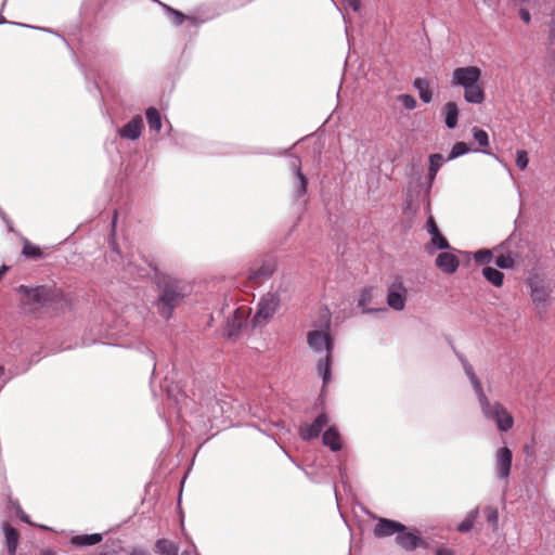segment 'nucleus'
Wrapping results in <instances>:
<instances>
[{
  "instance_id": "obj_32",
  "label": "nucleus",
  "mask_w": 555,
  "mask_h": 555,
  "mask_svg": "<svg viewBox=\"0 0 555 555\" xmlns=\"http://www.w3.org/2000/svg\"><path fill=\"white\" fill-rule=\"evenodd\" d=\"M373 297V289L371 287L364 288L358 299V306L362 308L363 313L372 312L371 309L365 308V306L371 301Z\"/></svg>"
},
{
  "instance_id": "obj_16",
  "label": "nucleus",
  "mask_w": 555,
  "mask_h": 555,
  "mask_svg": "<svg viewBox=\"0 0 555 555\" xmlns=\"http://www.w3.org/2000/svg\"><path fill=\"white\" fill-rule=\"evenodd\" d=\"M291 167L297 178V183L295 185V195L298 198L306 194L308 180L305 177V175L301 172V163H300L299 158L293 157L291 160Z\"/></svg>"
},
{
  "instance_id": "obj_20",
  "label": "nucleus",
  "mask_w": 555,
  "mask_h": 555,
  "mask_svg": "<svg viewBox=\"0 0 555 555\" xmlns=\"http://www.w3.org/2000/svg\"><path fill=\"white\" fill-rule=\"evenodd\" d=\"M413 87L417 90L418 96L422 102L430 103L433 101V91L430 88V83L425 78H415L413 81Z\"/></svg>"
},
{
  "instance_id": "obj_8",
  "label": "nucleus",
  "mask_w": 555,
  "mask_h": 555,
  "mask_svg": "<svg viewBox=\"0 0 555 555\" xmlns=\"http://www.w3.org/2000/svg\"><path fill=\"white\" fill-rule=\"evenodd\" d=\"M408 289L400 276H397L388 286L387 304L397 311H401L405 307Z\"/></svg>"
},
{
  "instance_id": "obj_47",
  "label": "nucleus",
  "mask_w": 555,
  "mask_h": 555,
  "mask_svg": "<svg viewBox=\"0 0 555 555\" xmlns=\"http://www.w3.org/2000/svg\"><path fill=\"white\" fill-rule=\"evenodd\" d=\"M130 555H149V553L144 550L135 548L130 553Z\"/></svg>"
},
{
  "instance_id": "obj_15",
  "label": "nucleus",
  "mask_w": 555,
  "mask_h": 555,
  "mask_svg": "<svg viewBox=\"0 0 555 555\" xmlns=\"http://www.w3.org/2000/svg\"><path fill=\"white\" fill-rule=\"evenodd\" d=\"M459 264V258L452 253L443 251L436 258V266L447 274L454 273L457 270Z\"/></svg>"
},
{
  "instance_id": "obj_12",
  "label": "nucleus",
  "mask_w": 555,
  "mask_h": 555,
  "mask_svg": "<svg viewBox=\"0 0 555 555\" xmlns=\"http://www.w3.org/2000/svg\"><path fill=\"white\" fill-rule=\"evenodd\" d=\"M405 530V526L397 520L388 518H379L374 527L373 533L376 538H386L401 533Z\"/></svg>"
},
{
  "instance_id": "obj_17",
  "label": "nucleus",
  "mask_w": 555,
  "mask_h": 555,
  "mask_svg": "<svg viewBox=\"0 0 555 555\" xmlns=\"http://www.w3.org/2000/svg\"><path fill=\"white\" fill-rule=\"evenodd\" d=\"M459 114L460 111L455 102H447L442 106V115L447 128L454 129L457 126Z\"/></svg>"
},
{
  "instance_id": "obj_52",
  "label": "nucleus",
  "mask_w": 555,
  "mask_h": 555,
  "mask_svg": "<svg viewBox=\"0 0 555 555\" xmlns=\"http://www.w3.org/2000/svg\"><path fill=\"white\" fill-rule=\"evenodd\" d=\"M128 270L130 271V273H134V270L132 269V264L131 263H128Z\"/></svg>"
},
{
  "instance_id": "obj_42",
  "label": "nucleus",
  "mask_w": 555,
  "mask_h": 555,
  "mask_svg": "<svg viewBox=\"0 0 555 555\" xmlns=\"http://www.w3.org/2000/svg\"><path fill=\"white\" fill-rule=\"evenodd\" d=\"M498 518L499 516L496 509H489L488 521L496 525Z\"/></svg>"
},
{
  "instance_id": "obj_31",
  "label": "nucleus",
  "mask_w": 555,
  "mask_h": 555,
  "mask_svg": "<svg viewBox=\"0 0 555 555\" xmlns=\"http://www.w3.org/2000/svg\"><path fill=\"white\" fill-rule=\"evenodd\" d=\"M159 4L165 10V12L169 15V17H171L175 25L179 26L188 18V16H185L182 12H180L163 2H159Z\"/></svg>"
},
{
  "instance_id": "obj_43",
  "label": "nucleus",
  "mask_w": 555,
  "mask_h": 555,
  "mask_svg": "<svg viewBox=\"0 0 555 555\" xmlns=\"http://www.w3.org/2000/svg\"><path fill=\"white\" fill-rule=\"evenodd\" d=\"M349 7L353 10V11H359L360 10V5H361V0H345Z\"/></svg>"
},
{
  "instance_id": "obj_50",
  "label": "nucleus",
  "mask_w": 555,
  "mask_h": 555,
  "mask_svg": "<svg viewBox=\"0 0 555 555\" xmlns=\"http://www.w3.org/2000/svg\"><path fill=\"white\" fill-rule=\"evenodd\" d=\"M0 216H1V218H2L7 223H9V220L7 219V217H5L4 212H3L1 209H0Z\"/></svg>"
},
{
  "instance_id": "obj_38",
  "label": "nucleus",
  "mask_w": 555,
  "mask_h": 555,
  "mask_svg": "<svg viewBox=\"0 0 555 555\" xmlns=\"http://www.w3.org/2000/svg\"><path fill=\"white\" fill-rule=\"evenodd\" d=\"M397 100L403 105L405 109L412 111L417 106V102L411 94H400Z\"/></svg>"
},
{
  "instance_id": "obj_1",
  "label": "nucleus",
  "mask_w": 555,
  "mask_h": 555,
  "mask_svg": "<svg viewBox=\"0 0 555 555\" xmlns=\"http://www.w3.org/2000/svg\"><path fill=\"white\" fill-rule=\"evenodd\" d=\"M150 270L138 268L135 270V274L139 278H144L150 275V271H153L155 278L158 279V285L162 289V293L156 301V307L158 312L165 318L169 319L172 314L175 307L178 302L184 297L185 292L183 285L171 278L164 276L163 280L159 279L157 269L153 267L151 263L149 264Z\"/></svg>"
},
{
  "instance_id": "obj_51",
  "label": "nucleus",
  "mask_w": 555,
  "mask_h": 555,
  "mask_svg": "<svg viewBox=\"0 0 555 555\" xmlns=\"http://www.w3.org/2000/svg\"><path fill=\"white\" fill-rule=\"evenodd\" d=\"M42 555H55V553L51 550L44 551Z\"/></svg>"
},
{
  "instance_id": "obj_24",
  "label": "nucleus",
  "mask_w": 555,
  "mask_h": 555,
  "mask_svg": "<svg viewBox=\"0 0 555 555\" xmlns=\"http://www.w3.org/2000/svg\"><path fill=\"white\" fill-rule=\"evenodd\" d=\"M482 276L493 286L501 287L504 282V274L490 266H486L482 269Z\"/></svg>"
},
{
  "instance_id": "obj_54",
  "label": "nucleus",
  "mask_w": 555,
  "mask_h": 555,
  "mask_svg": "<svg viewBox=\"0 0 555 555\" xmlns=\"http://www.w3.org/2000/svg\"><path fill=\"white\" fill-rule=\"evenodd\" d=\"M4 374V367L0 365V377Z\"/></svg>"
},
{
  "instance_id": "obj_19",
  "label": "nucleus",
  "mask_w": 555,
  "mask_h": 555,
  "mask_svg": "<svg viewBox=\"0 0 555 555\" xmlns=\"http://www.w3.org/2000/svg\"><path fill=\"white\" fill-rule=\"evenodd\" d=\"M494 263L500 269H513L517 263V256L513 251H503V248L496 253Z\"/></svg>"
},
{
  "instance_id": "obj_26",
  "label": "nucleus",
  "mask_w": 555,
  "mask_h": 555,
  "mask_svg": "<svg viewBox=\"0 0 555 555\" xmlns=\"http://www.w3.org/2000/svg\"><path fill=\"white\" fill-rule=\"evenodd\" d=\"M155 546L159 555H178L179 552L178 545L167 539L157 540Z\"/></svg>"
},
{
  "instance_id": "obj_35",
  "label": "nucleus",
  "mask_w": 555,
  "mask_h": 555,
  "mask_svg": "<svg viewBox=\"0 0 555 555\" xmlns=\"http://www.w3.org/2000/svg\"><path fill=\"white\" fill-rule=\"evenodd\" d=\"M238 310L234 311L233 320L228 321V328H227V335L228 336H234L238 333V330L241 327V319L242 317H237Z\"/></svg>"
},
{
  "instance_id": "obj_10",
  "label": "nucleus",
  "mask_w": 555,
  "mask_h": 555,
  "mask_svg": "<svg viewBox=\"0 0 555 555\" xmlns=\"http://www.w3.org/2000/svg\"><path fill=\"white\" fill-rule=\"evenodd\" d=\"M513 453L509 448L502 447L495 452V467L500 479L507 480L511 475Z\"/></svg>"
},
{
  "instance_id": "obj_11",
  "label": "nucleus",
  "mask_w": 555,
  "mask_h": 555,
  "mask_svg": "<svg viewBox=\"0 0 555 555\" xmlns=\"http://www.w3.org/2000/svg\"><path fill=\"white\" fill-rule=\"evenodd\" d=\"M396 543L408 552H412L417 547H427L428 544L425 542L418 532L416 531H401L396 535Z\"/></svg>"
},
{
  "instance_id": "obj_39",
  "label": "nucleus",
  "mask_w": 555,
  "mask_h": 555,
  "mask_svg": "<svg viewBox=\"0 0 555 555\" xmlns=\"http://www.w3.org/2000/svg\"><path fill=\"white\" fill-rule=\"evenodd\" d=\"M443 162L444 158L441 154H431L429 156V171H438Z\"/></svg>"
},
{
  "instance_id": "obj_9",
  "label": "nucleus",
  "mask_w": 555,
  "mask_h": 555,
  "mask_svg": "<svg viewBox=\"0 0 555 555\" xmlns=\"http://www.w3.org/2000/svg\"><path fill=\"white\" fill-rule=\"evenodd\" d=\"M528 285L531 289V298L539 314L545 313L547 308V301L550 298V291L545 287L538 278H531L528 281Z\"/></svg>"
},
{
  "instance_id": "obj_14",
  "label": "nucleus",
  "mask_w": 555,
  "mask_h": 555,
  "mask_svg": "<svg viewBox=\"0 0 555 555\" xmlns=\"http://www.w3.org/2000/svg\"><path fill=\"white\" fill-rule=\"evenodd\" d=\"M143 129V120L141 116H134L122 128L118 129V134L122 139L134 141L140 138Z\"/></svg>"
},
{
  "instance_id": "obj_18",
  "label": "nucleus",
  "mask_w": 555,
  "mask_h": 555,
  "mask_svg": "<svg viewBox=\"0 0 555 555\" xmlns=\"http://www.w3.org/2000/svg\"><path fill=\"white\" fill-rule=\"evenodd\" d=\"M323 444L328 447L333 452L341 450V438L335 427H330L322 436Z\"/></svg>"
},
{
  "instance_id": "obj_37",
  "label": "nucleus",
  "mask_w": 555,
  "mask_h": 555,
  "mask_svg": "<svg viewBox=\"0 0 555 555\" xmlns=\"http://www.w3.org/2000/svg\"><path fill=\"white\" fill-rule=\"evenodd\" d=\"M430 244L443 250L450 248L449 242L440 232L431 235Z\"/></svg>"
},
{
  "instance_id": "obj_7",
  "label": "nucleus",
  "mask_w": 555,
  "mask_h": 555,
  "mask_svg": "<svg viewBox=\"0 0 555 555\" xmlns=\"http://www.w3.org/2000/svg\"><path fill=\"white\" fill-rule=\"evenodd\" d=\"M309 347L317 353H332L333 341L330 334V324L326 322L325 328L310 331L307 335Z\"/></svg>"
},
{
  "instance_id": "obj_6",
  "label": "nucleus",
  "mask_w": 555,
  "mask_h": 555,
  "mask_svg": "<svg viewBox=\"0 0 555 555\" xmlns=\"http://www.w3.org/2000/svg\"><path fill=\"white\" fill-rule=\"evenodd\" d=\"M278 264L274 257H264L250 264L246 271L249 282L257 284L269 280L276 271Z\"/></svg>"
},
{
  "instance_id": "obj_33",
  "label": "nucleus",
  "mask_w": 555,
  "mask_h": 555,
  "mask_svg": "<svg viewBox=\"0 0 555 555\" xmlns=\"http://www.w3.org/2000/svg\"><path fill=\"white\" fill-rule=\"evenodd\" d=\"M469 152V146L465 142H456L448 156V160L457 158L462 155H465Z\"/></svg>"
},
{
  "instance_id": "obj_28",
  "label": "nucleus",
  "mask_w": 555,
  "mask_h": 555,
  "mask_svg": "<svg viewBox=\"0 0 555 555\" xmlns=\"http://www.w3.org/2000/svg\"><path fill=\"white\" fill-rule=\"evenodd\" d=\"M3 530L7 540L8 551L10 554H14L17 547L18 533L14 528L10 527L9 525H4Z\"/></svg>"
},
{
  "instance_id": "obj_25",
  "label": "nucleus",
  "mask_w": 555,
  "mask_h": 555,
  "mask_svg": "<svg viewBox=\"0 0 555 555\" xmlns=\"http://www.w3.org/2000/svg\"><path fill=\"white\" fill-rule=\"evenodd\" d=\"M462 362H463L464 371H465L467 377L469 378V380H470V383L473 385V388H474V390L476 392L477 399H478L479 397L485 395V391L482 389L481 383L479 382V379L475 375L473 366L470 364H468L467 361H465L463 359H462Z\"/></svg>"
},
{
  "instance_id": "obj_49",
  "label": "nucleus",
  "mask_w": 555,
  "mask_h": 555,
  "mask_svg": "<svg viewBox=\"0 0 555 555\" xmlns=\"http://www.w3.org/2000/svg\"><path fill=\"white\" fill-rule=\"evenodd\" d=\"M438 171H429L428 176L430 180H434Z\"/></svg>"
},
{
  "instance_id": "obj_46",
  "label": "nucleus",
  "mask_w": 555,
  "mask_h": 555,
  "mask_svg": "<svg viewBox=\"0 0 555 555\" xmlns=\"http://www.w3.org/2000/svg\"><path fill=\"white\" fill-rule=\"evenodd\" d=\"M17 514H18V516H20L22 521L30 524V520H29L28 516L22 509H18Z\"/></svg>"
},
{
  "instance_id": "obj_53",
  "label": "nucleus",
  "mask_w": 555,
  "mask_h": 555,
  "mask_svg": "<svg viewBox=\"0 0 555 555\" xmlns=\"http://www.w3.org/2000/svg\"><path fill=\"white\" fill-rule=\"evenodd\" d=\"M181 555H198L196 552H194L193 554L189 553V552H183Z\"/></svg>"
},
{
  "instance_id": "obj_23",
  "label": "nucleus",
  "mask_w": 555,
  "mask_h": 555,
  "mask_svg": "<svg viewBox=\"0 0 555 555\" xmlns=\"http://www.w3.org/2000/svg\"><path fill=\"white\" fill-rule=\"evenodd\" d=\"M515 2L519 4H526L527 7H522L519 10V16L521 21H524L526 24H529L531 21L530 10H532L534 13L540 12L539 7V0H514Z\"/></svg>"
},
{
  "instance_id": "obj_44",
  "label": "nucleus",
  "mask_w": 555,
  "mask_h": 555,
  "mask_svg": "<svg viewBox=\"0 0 555 555\" xmlns=\"http://www.w3.org/2000/svg\"><path fill=\"white\" fill-rule=\"evenodd\" d=\"M436 555H454V552L448 547H439L436 551Z\"/></svg>"
},
{
  "instance_id": "obj_21",
  "label": "nucleus",
  "mask_w": 555,
  "mask_h": 555,
  "mask_svg": "<svg viewBox=\"0 0 555 555\" xmlns=\"http://www.w3.org/2000/svg\"><path fill=\"white\" fill-rule=\"evenodd\" d=\"M102 539L100 533L78 534L70 539V544L77 547L91 546L100 543Z\"/></svg>"
},
{
  "instance_id": "obj_30",
  "label": "nucleus",
  "mask_w": 555,
  "mask_h": 555,
  "mask_svg": "<svg viewBox=\"0 0 555 555\" xmlns=\"http://www.w3.org/2000/svg\"><path fill=\"white\" fill-rule=\"evenodd\" d=\"M479 514L478 507L472 509L465 517V519L457 526L460 532H468L473 529L475 520Z\"/></svg>"
},
{
  "instance_id": "obj_22",
  "label": "nucleus",
  "mask_w": 555,
  "mask_h": 555,
  "mask_svg": "<svg viewBox=\"0 0 555 555\" xmlns=\"http://www.w3.org/2000/svg\"><path fill=\"white\" fill-rule=\"evenodd\" d=\"M502 249V245L493 249L482 248L474 253L473 258L477 264L486 266L493 261L494 255Z\"/></svg>"
},
{
  "instance_id": "obj_2",
  "label": "nucleus",
  "mask_w": 555,
  "mask_h": 555,
  "mask_svg": "<svg viewBox=\"0 0 555 555\" xmlns=\"http://www.w3.org/2000/svg\"><path fill=\"white\" fill-rule=\"evenodd\" d=\"M481 69L477 66L456 67L452 72L451 86L462 88L464 100L470 104H481L486 100V93L479 81Z\"/></svg>"
},
{
  "instance_id": "obj_40",
  "label": "nucleus",
  "mask_w": 555,
  "mask_h": 555,
  "mask_svg": "<svg viewBox=\"0 0 555 555\" xmlns=\"http://www.w3.org/2000/svg\"><path fill=\"white\" fill-rule=\"evenodd\" d=\"M528 163H529L528 153L524 150H518L516 152V166L520 170H524L527 168Z\"/></svg>"
},
{
  "instance_id": "obj_29",
  "label": "nucleus",
  "mask_w": 555,
  "mask_h": 555,
  "mask_svg": "<svg viewBox=\"0 0 555 555\" xmlns=\"http://www.w3.org/2000/svg\"><path fill=\"white\" fill-rule=\"evenodd\" d=\"M332 353H326L323 360L318 362V372L322 376L323 383L327 384L331 379Z\"/></svg>"
},
{
  "instance_id": "obj_36",
  "label": "nucleus",
  "mask_w": 555,
  "mask_h": 555,
  "mask_svg": "<svg viewBox=\"0 0 555 555\" xmlns=\"http://www.w3.org/2000/svg\"><path fill=\"white\" fill-rule=\"evenodd\" d=\"M473 137L475 141L481 146L486 147L489 145V135L488 133L478 127L473 128Z\"/></svg>"
},
{
  "instance_id": "obj_27",
  "label": "nucleus",
  "mask_w": 555,
  "mask_h": 555,
  "mask_svg": "<svg viewBox=\"0 0 555 555\" xmlns=\"http://www.w3.org/2000/svg\"><path fill=\"white\" fill-rule=\"evenodd\" d=\"M147 125L151 130H154L156 132L160 131L162 129V117L160 113L155 107H149L145 112Z\"/></svg>"
},
{
  "instance_id": "obj_13",
  "label": "nucleus",
  "mask_w": 555,
  "mask_h": 555,
  "mask_svg": "<svg viewBox=\"0 0 555 555\" xmlns=\"http://www.w3.org/2000/svg\"><path fill=\"white\" fill-rule=\"evenodd\" d=\"M327 423V415L325 413L319 414L311 424L300 428L299 435L301 439L311 440L318 438Z\"/></svg>"
},
{
  "instance_id": "obj_5",
  "label": "nucleus",
  "mask_w": 555,
  "mask_h": 555,
  "mask_svg": "<svg viewBox=\"0 0 555 555\" xmlns=\"http://www.w3.org/2000/svg\"><path fill=\"white\" fill-rule=\"evenodd\" d=\"M281 304V287L264 294L258 302L256 313L253 318L255 326L267 324L276 313Z\"/></svg>"
},
{
  "instance_id": "obj_45",
  "label": "nucleus",
  "mask_w": 555,
  "mask_h": 555,
  "mask_svg": "<svg viewBox=\"0 0 555 555\" xmlns=\"http://www.w3.org/2000/svg\"><path fill=\"white\" fill-rule=\"evenodd\" d=\"M550 39L555 44V17L552 20Z\"/></svg>"
},
{
  "instance_id": "obj_41",
  "label": "nucleus",
  "mask_w": 555,
  "mask_h": 555,
  "mask_svg": "<svg viewBox=\"0 0 555 555\" xmlns=\"http://www.w3.org/2000/svg\"><path fill=\"white\" fill-rule=\"evenodd\" d=\"M426 228H427V232H428L430 235H434V234H436V233L440 232V231H439V229H438V227H437V223H436V221H435V219H434V217H433V216H430V217L427 219V225H426Z\"/></svg>"
},
{
  "instance_id": "obj_48",
  "label": "nucleus",
  "mask_w": 555,
  "mask_h": 555,
  "mask_svg": "<svg viewBox=\"0 0 555 555\" xmlns=\"http://www.w3.org/2000/svg\"><path fill=\"white\" fill-rule=\"evenodd\" d=\"M116 222H117V212L114 211L113 221H112L113 232L115 231Z\"/></svg>"
},
{
  "instance_id": "obj_4",
  "label": "nucleus",
  "mask_w": 555,
  "mask_h": 555,
  "mask_svg": "<svg viewBox=\"0 0 555 555\" xmlns=\"http://www.w3.org/2000/svg\"><path fill=\"white\" fill-rule=\"evenodd\" d=\"M16 292L22 296L21 305L24 312L36 313L48 305L50 293L44 286L28 287L20 285Z\"/></svg>"
},
{
  "instance_id": "obj_34",
  "label": "nucleus",
  "mask_w": 555,
  "mask_h": 555,
  "mask_svg": "<svg viewBox=\"0 0 555 555\" xmlns=\"http://www.w3.org/2000/svg\"><path fill=\"white\" fill-rule=\"evenodd\" d=\"M22 254L27 258H40L42 253L40 248L37 245H34L29 243L28 241H25Z\"/></svg>"
},
{
  "instance_id": "obj_3",
  "label": "nucleus",
  "mask_w": 555,
  "mask_h": 555,
  "mask_svg": "<svg viewBox=\"0 0 555 555\" xmlns=\"http://www.w3.org/2000/svg\"><path fill=\"white\" fill-rule=\"evenodd\" d=\"M483 417L494 422L498 429L508 431L514 425L512 414L499 401L490 402L486 393L478 398Z\"/></svg>"
}]
</instances>
